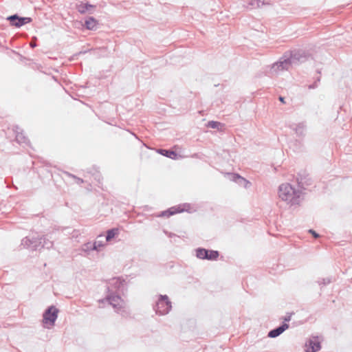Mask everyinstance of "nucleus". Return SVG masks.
Listing matches in <instances>:
<instances>
[{"label":"nucleus","instance_id":"1","mask_svg":"<svg viewBox=\"0 0 352 352\" xmlns=\"http://www.w3.org/2000/svg\"><path fill=\"white\" fill-rule=\"evenodd\" d=\"M191 206L188 204H179L168 208L167 210L163 211L158 217H170L172 215L182 213L184 212H190Z\"/></svg>","mask_w":352,"mask_h":352},{"label":"nucleus","instance_id":"2","mask_svg":"<svg viewBox=\"0 0 352 352\" xmlns=\"http://www.w3.org/2000/svg\"><path fill=\"white\" fill-rule=\"evenodd\" d=\"M171 309L170 302L166 296H161L156 304V312L161 315L166 314Z\"/></svg>","mask_w":352,"mask_h":352},{"label":"nucleus","instance_id":"3","mask_svg":"<svg viewBox=\"0 0 352 352\" xmlns=\"http://www.w3.org/2000/svg\"><path fill=\"white\" fill-rule=\"evenodd\" d=\"M278 195L283 201H292L294 196V190L289 184H282L279 188Z\"/></svg>","mask_w":352,"mask_h":352},{"label":"nucleus","instance_id":"4","mask_svg":"<svg viewBox=\"0 0 352 352\" xmlns=\"http://www.w3.org/2000/svg\"><path fill=\"white\" fill-rule=\"evenodd\" d=\"M58 313V309L54 306L49 307L45 311V327L50 328L54 326Z\"/></svg>","mask_w":352,"mask_h":352},{"label":"nucleus","instance_id":"5","mask_svg":"<svg viewBox=\"0 0 352 352\" xmlns=\"http://www.w3.org/2000/svg\"><path fill=\"white\" fill-rule=\"evenodd\" d=\"M109 304L115 309L116 311L121 312L124 311L125 303L119 296H110L107 298Z\"/></svg>","mask_w":352,"mask_h":352},{"label":"nucleus","instance_id":"6","mask_svg":"<svg viewBox=\"0 0 352 352\" xmlns=\"http://www.w3.org/2000/svg\"><path fill=\"white\" fill-rule=\"evenodd\" d=\"M12 26L20 28L23 25L30 23L31 19L29 17H19L17 15H12L7 18Z\"/></svg>","mask_w":352,"mask_h":352},{"label":"nucleus","instance_id":"7","mask_svg":"<svg viewBox=\"0 0 352 352\" xmlns=\"http://www.w3.org/2000/svg\"><path fill=\"white\" fill-rule=\"evenodd\" d=\"M320 342L316 338L309 340L305 345L306 352H316L320 350Z\"/></svg>","mask_w":352,"mask_h":352},{"label":"nucleus","instance_id":"8","mask_svg":"<svg viewBox=\"0 0 352 352\" xmlns=\"http://www.w3.org/2000/svg\"><path fill=\"white\" fill-rule=\"evenodd\" d=\"M288 327H289V325L286 323H284L280 327L270 331L268 336H269V337H271V338H276L278 336H279L280 334H281L285 330L288 329Z\"/></svg>","mask_w":352,"mask_h":352},{"label":"nucleus","instance_id":"9","mask_svg":"<svg viewBox=\"0 0 352 352\" xmlns=\"http://www.w3.org/2000/svg\"><path fill=\"white\" fill-rule=\"evenodd\" d=\"M98 21L93 17L88 18L85 22V27L91 30H96L98 27Z\"/></svg>","mask_w":352,"mask_h":352},{"label":"nucleus","instance_id":"10","mask_svg":"<svg viewBox=\"0 0 352 352\" xmlns=\"http://www.w3.org/2000/svg\"><path fill=\"white\" fill-rule=\"evenodd\" d=\"M157 152L164 156H166L167 157H169V158H171L173 160H176L177 158V154L175 151H168V150H165V149H159L157 151Z\"/></svg>","mask_w":352,"mask_h":352},{"label":"nucleus","instance_id":"11","mask_svg":"<svg viewBox=\"0 0 352 352\" xmlns=\"http://www.w3.org/2000/svg\"><path fill=\"white\" fill-rule=\"evenodd\" d=\"M78 11L80 13H85L87 12L91 11L94 9L93 6L87 4V3H85V4L81 3L80 5L78 6Z\"/></svg>","mask_w":352,"mask_h":352},{"label":"nucleus","instance_id":"12","mask_svg":"<svg viewBox=\"0 0 352 352\" xmlns=\"http://www.w3.org/2000/svg\"><path fill=\"white\" fill-rule=\"evenodd\" d=\"M118 232H119V230L118 228H113V229L109 230L107 232V234L106 236V241H109L111 240L113 238H114L116 235L118 234Z\"/></svg>","mask_w":352,"mask_h":352},{"label":"nucleus","instance_id":"13","mask_svg":"<svg viewBox=\"0 0 352 352\" xmlns=\"http://www.w3.org/2000/svg\"><path fill=\"white\" fill-rule=\"evenodd\" d=\"M124 280L120 278H113L111 280L110 284L115 285L116 289H119L123 285Z\"/></svg>","mask_w":352,"mask_h":352},{"label":"nucleus","instance_id":"14","mask_svg":"<svg viewBox=\"0 0 352 352\" xmlns=\"http://www.w3.org/2000/svg\"><path fill=\"white\" fill-rule=\"evenodd\" d=\"M208 250L205 249H199L197 250V256L201 259H207Z\"/></svg>","mask_w":352,"mask_h":352},{"label":"nucleus","instance_id":"15","mask_svg":"<svg viewBox=\"0 0 352 352\" xmlns=\"http://www.w3.org/2000/svg\"><path fill=\"white\" fill-rule=\"evenodd\" d=\"M219 256V252L214 250H208L207 259L216 260Z\"/></svg>","mask_w":352,"mask_h":352},{"label":"nucleus","instance_id":"16","mask_svg":"<svg viewBox=\"0 0 352 352\" xmlns=\"http://www.w3.org/2000/svg\"><path fill=\"white\" fill-rule=\"evenodd\" d=\"M207 126L208 127H210V128H212V129H215V128L219 129V126H221V124L220 122H218L210 121V122H209L208 123Z\"/></svg>","mask_w":352,"mask_h":352},{"label":"nucleus","instance_id":"17","mask_svg":"<svg viewBox=\"0 0 352 352\" xmlns=\"http://www.w3.org/2000/svg\"><path fill=\"white\" fill-rule=\"evenodd\" d=\"M103 245L100 243L99 241H97L94 243V249L98 250L99 248L102 247Z\"/></svg>","mask_w":352,"mask_h":352},{"label":"nucleus","instance_id":"18","mask_svg":"<svg viewBox=\"0 0 352 352\" xmlns=\"http://www.w3.org/2000/svg\"><path fill=\"white\" fill-rule=\"evenodd\" d=\"M16 138L19 142H21L25 140V137L23 135L22 133L16 135Z\"/></svg>","mask_w":352,"mask_h":352},{"label":"nucleus","instance_id":"19","mask_svg":"<svg viewBox=\"0 0 352 352\" xmlns=\"http://www.w3.org/2000/svg\"><path fill=\"white\" fill-rule=\"evenodd\" d=\"M314 238H318L319 237V235L313 230H309V231Z\"/></svg>","mask_w":352,"mask_h":352},{"label":"nucleus","instance_id":"20","mask_svg":"<svg viewBox=\"0 0 352 352\" xmlns=\"http://www.w3.org/2000/svg\"><path fill=\"white\" fill-rule=\"evenodd\" d=\"M279 100H280V101L281 102L285 103V99H284V98H283V97H281V96H280V97H279Z\"/></svg>","mask_w":352,"mask_h":352},{"label":"nucleus","instance_id":"21","mask_svg":"<svg viewBox=\"0 0 352 352\" xmlns=\"http://www.w3.org/2000/svg\"><path fill=\"white\" fill-rule=\"evenodd\" d=\"M30 45H31V46H32V47H33V46H34V43H30Z\"/></svg>","mask_w":352,"mask_h":352}]
</instances>
